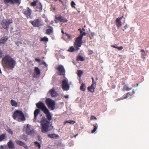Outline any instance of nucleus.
<instances>
[{
  "mask_svg": "<svg viewBox=\"0 0 149 149\" xmlns=\"http://www.w3.org/2000/svg\"><path fill=\"white\" fill-rule=\"evenodd\" d=\"M1 61L3 67L8 70H13L16 63L15 60L8 55L5 56Z\"/></svg>",
  "mask_w": 149,
  "mask_h": 149,
  "instance_id": "nucleus-2",
  "label": "nucleus"
},
{
  "mask_svg": "<svg viewBox=\"0 0 149 149\" xmlns=\"http://www.w3.org/2000/svg\"><path fill=\"white\" fill-rule=\"evenodd\" d=\"M89 52V54H93V51L92 50H90Z\"/></svg>",
  "mask_w": 149,
  "mask_h": 149,
  "instance_id": "nucleus-51",
  "label": "nucleus"
},
{
  "mask_svg": "<svg viewBox=\"0 0 149 149\" xmlns=\"http://www.w3.org/2000/svg\"><path fill=\"white\" fill-rule=\"evenodd\" d=\"M40 123L42 125L41 131L42 132L45 133L50 130L49 129L50 124L49 121H48L45 118H42Z\"/></svg>",
  "mask_w": 149,
  "mask_h": 149,
  "instance_id": "nucleus-4",
  "label": "nucleus"
},
{
  "mask_svg": "<svg viewBox=\"0 0 149 149\" xmlns=\"http://www.w3.org/2000/svg\"><path fill=\"white\" fill-rule=\"evenodd\" d=\"M141 52H142V56L144 58H145V56H146V54L144 50L143 49H141Z\"/></svg>",
  "mask_w": 149,
  "mask_h": 149,
  "instance_id": "nucleus-35",
  "label": "nucleus"
},
{
  "mask_svg": "<svg viewBox=\"0 0 149 149\" xmlns=\"http://www.w3.org/2000/svg\"><path fill=\"white\" fill-rule=\"evenodd\" d=\"M123 16L117 18L116 20V25L118 28H119L122 26V23L121 20L122 19Z\"/></svg>",
  "mask_w": 149,
  "mask_h": 149,
  "instance_id": "nucleus-13",
  "label": "nucleus"
},
{
  "mask_svg": "<svg viewBox=\"0 0 149 149\" xmlns=\"http://www.w3.org/2000/svg\"><path fill=\"white\" fill-rule=\"evenodd\" d=\"M65 34L68 37V39H70L72 38V36L70 35L67 33H65Z\"/></svg>",
  "mask_w": 149,
  "mask_h": 149,
  "instance_id": "nucleus-41",
  "label": "nucleus"
},
{
  "mask_svg": "<svg viewBox=\"0 0 149 149\" xmlns=\"http://www.w3.org/2000/svg\"><path fill=\"white\" fill-rule=\"evenodd\" d=\"M35 145L36 146H38L39 149L41 147L40 144L37 141L34 142Z\"/></svg>",
  "mask_w": 149,
  "mask_h": 149,
  "instance_id": "nucleus-37",
  "label": "nucleus"
},
{
  "mask_svg": "<svg viewBox=\"0 0 149 149\" xmlns=\"http://www.w3.org/2000/svg\"><path fill=\"white\" fill-rule=\"evenodd\" d=\"M14 119L19 122L25 121L26 120L25 116L22 111L20 110H16L13 115Z\"/></svg>",
  "mask_w": 149,
  "mask_h": 149,
  "instance_id": "nucleus-3",
  "label": "nucleus"
},
{
  "mask_svg": "<svg viewBox=\"0 0 149 149\" xmlns=\"http://www.w3.org/2000/svg\"><path fill=\"white\" fill-rule=\"evenodd\" d=\"M8 148L10 149H14L15 148V146L11 140H10L7 143Z\"/></svg>",
  "mask_w": 149,
  "mask_h": 149,
  "instance_id": "nucleus-19",
  "label": "nucleus"
},
{
  "mask_svg": "<svg viewBox=\"0 0 149 149\" xmlns=\"http://www.w3.org/2000/svg\"><path fill=\"white\" fill-rule=\"evenodd\" d=\"M1 148H3V146H1Z\"/></svg>",
  "mask_w": 149,
  "mask_h": 149,
  "instance_id": "nucleus-60",
  "label": "nucleus"
},
{
  "mask_svg": "<svg viewBox=\"0 0 149 149\" xmlns=\"http://www.w3.org/2000/svg\"><path fill=\"white\" fill-rule=\"evenodd\" d=\"M132 89V88H129L127 86L125 85L124 86L123 88V91H129L131 90Z\"/></svg>",
  "mask_w": 149,
  "mask_h": 149,
  "instance_id": "nucleus-29",
  "label": "nucleus"
},
{
  "mask_svg": "<svg viewBox=\"0 0 149 149\" xmlns=\"http://www.w3.org/2000/svg\"><path fill=\"white\" fill-rule=\"evenodd\" d=\"M32 12L31 10L29 7H27L26 9H24L22 11V13L27 18L31 17Z\"/></svg>",
  "mask_w": 149,
  "mask_h": 149,
  "instance_id": "nucleus-10",
  "label": "nucleus"
},
{
  "mask_svg": "<svg viewBox=\"0 0 149 149\" xmlns=\"http://www.w3.org/2000/svg\"><path fill=\"white\" fill-rule=\"evenodd\" d=\"M13 22L12 19H9L8 21H4L2 22V24L3 28L8 30L9 29V26L10 24Z\"/></svg>",
  "mask_w": 149,
  "mask_h": 149,
  "instance_id": "nucleus-11",
  "label": "nucleus"
},
{
  "mask_svg": "<svg viewBox=\"0 0 149 149\" xmlns=\"http://www.w3.org/2000/svg\"><path fill=\"white\" fill-rule=\"evenodd\" d=\"M78 30L79 31H82V30H83V31H85V29H79Z\"/></svg>",
  "mask_w": 149,
  "mask_h": 149,
  "instance_id": "nucleus-52",
  "label": "nucleus"
},
{
  "mask_svg": "<svg viewBox=\"0 0 149 149\" xmlns=\"http://www.w3.org/2000/svg\"><path fill=\"white\" fill-rule=\"evenodd\" d=\"M116 49H117L119 50H121L123 49V46H117V47Z\"/></svg>",
  "mask_w": 149,
  "mask_h": 149,
  "instance_id": "nucleus-42",
  "label": "nucleus"
},
{
  "mask_svg": "<svg viewBox=\"0 0 149 149\" xmlns=\"http://www.w3.org/2000/svg\"><path fill=\"white\" fill-rule=\"evenodd\" d=\"M15 142L17 144H18V145L20 146H22L26 148H28V147L25 144V143L21 141H20L19 140H16L15 141Z\"/></svg>",
  "mask_w": 149,
  "mask_h": 149,
  "instance_id": "nucleus-15",
  "label": "nucleus"
},
{
  "mask_svg": "<svg viewBox=\"0 0 149 149\" xmlns=\"http://www.w3.org/2000/svg\"><path fill=\"white\" fill-rule=\"evenodd\" d=\"M29 23L34 27H38L43 25V22L41 18H38L30 21Z\"/></svg>",
  "mask_w": 149,
  "mask_h": 149,
  "instance_id": "nucleus-5",
  "label": "nucleus"
},
{
  "mask_svg": "<svg viewBox=\"0 0 149 149\" xmlns=\"http://www.w3.org/2000/svg\"><path fill=\"white\" fill-rule=\"evenodd\" d=\"M45 103L48 107L51 110L55 109L56 103L54 100L49 98H47L45 100Z\"/></svg>",
  "mask_w": 149,
  "mask_h": 149,
  "instance_id": "nucleus-6",
  "label": "nucleus"
},
{
  "mask_svg": "<svg viewBox=\"0 0 149 149\" xmlns=\"http://www.w3.org/2000/svg\"><path fill=\"white\" fill-rule=\"evenodd\" d=\"M48 27L49 29H47L46 30V33L48 35H50L53 32V28L52 26H48Z\"/></svg>",
  "mask_w": 149,
  "mask_h": 149,
  "instance_id": "nucleus-17",
  "label": "nucleus"
},
{
  "mask_svg": "<svg viewBox=\"0 0 149 149\" xmlns=\"http://www.w3.org/2000/svg\"><path fill=\"white\" fill-rule=\"evenodd\" d=\"M82 39L78 37L76 38L74 43V45L76 50H78L80 49L79 47L81 46L82 44Z\"/></svg>",
  "mask_w": 149,
  "mask_h": 149,
  "instance_id": "nucleus-7",
  "label": "nucleus"
},
{
  "mask_svg": "<svg viewBox=\"0 0 149 149\" xmlns=\"http://www.w3.org/2000/svg\"><path fill=\"white\" fill-rule=\"evenodd\" d=\"M93 34H94V33H92V36H93Z\"/></svg>",
  "mask_w": 149,
  "mask_h": 149,
  "instance_id": "nucleus-63",
  "label": "nucleus"
},
{
  "mask_svg": "<svg viewBox=\"0 0 149 149\" xmlns=\"http://www.w3.org/2000/svg\"><path fill=\"white\" fill-rule=\"evenodd\" d=\"M85 59L82 56L79 55L77 57V60L78 61H84Z\"/></svg>",
  "mask_w": 149,
  "mask_h": 149,
  "instance_id": "nucleus-31",
  "label": "nucleus"
},
{
  "mask_svg": "<svg viewBox=\"0 0 149 149\" xmlns=\"http://www.w3.org/2000/svg\"><path fill=\"white\" fill-rule=\"evenodd\" d=\"M55 18L56 20L61 22H65L68 21V20L65 19L63 17L60 15L58 17H56Z\"/></svg>",
  "mask_w": 149,
  "mask_h": 149,
  "instance_id": "nucleus-16",
  "label": "nucleus"
},
{
  "mask_svg": "<svg viewBox=\"0 0 149 149\" xmlns=\"http://www.w3.org/2000/svg\"><path fill=\"white\" fill-rule=\"evenodd\" d=\"M130 95H131L130 93V92H128L126 94L125 96L123 97V99H125L126 98Z\"/></svg>",
  "mask_w": 149,
  "mask_h": 149,
  "instance_id": "nucleus-39",
  "label": "nucleus"
},
{
  "mask_svg": "<svg viewBox=\"0 0 149 149\" xmlns=\"http://www.w3.org/2000/svg\"><path fill=\"white\" fill-rule=\"evenodd\" d=\"M35 61H36L38 62H41V60L38 58H36Z\"/></svg>",
  "mask_w": 149,
  "mask_h": 149,
  "instance_id": "nucleus-47",
  "label": "nucleus"
},
{
  "mask_svg": "<svg viewBox=\"0 0 149 149\" xmlns=\"http://www.w3.org/2000/svg\"><path fill=\"white\" fill-rule=\"evenodd\" d=\"M14 3H15L19 5L21 3L20 0H14Z\"/></svg>",
  "mask_w": 149,
  "mask_h": 149,
  "instance_id": "nucleus-38",
  "label": "nucleus"
},
{
  "mask_svg": "<svg viewBox=\"0 0 149 149\" xmlns=\"http://www.w3.org/2000/svg\"><path fill=\"white\" fill-rule=\"evenodd\" d=\"M10 132H11V134H13V132H12L11 131V130H10Z\"/></svg>",
  "mask_w": 149,
  "mask_h": 149,
  "instance_id": "nucleus-58",
  "label": "nucleus"
},
{
  "mask_svg": "<svg viewBox=\"0 0 149 149\" xmlns=\"http://www.w3.org/2000/svg\"><path fill=\"white\" fill-rule=\"evenodd\" d=\"M8 39L7 36H4L0 39V43L3 44L6 42Z\"/></svg>",
  "mask_w": 149,
  "mask_h": 149,
  "instance_id": "nucleus-20",
  "label": "nucleus"
},
{
  "mask_svg": "<svg viewBox=\"0 0 149 149\" xmlns=\"http://www.w3.org/2000/svg\"><path fill=\"white\" fill-rule=\"evenodd\" d=\"M76 123V122L75 121L71 120H65L64 121V125L66 124L67 123H69L71 124H73Z\"/></svg>",
  "mask_w": 149,
  "mask_h": 149,
  "instance_id": "nucleus-25",
  "label": "nucleus"
},
{
  "mask_svg": "<svg viewBox=\"0 0 149 149\" xmlns=\"http://www.w3.org/2000/svg\"><path fill=\"white\" fill-rule=\"evenodd\" d=\"M97 79H97V77H96V80H97Z\"/></svg>",
  "mask_w": 149,
  "mask_h": 149,
  "instance_id": "nucleus-61",
  "label": "nucleus"
},
{
  "mask_svg": "<svg viewBox=\"0 0 149 149\" xmlns=\"http://www.w3.org/2000/svg\"><path fill=\"white\" fill-rule=\"evenodd\" d=\"M10 103L12 106L15 107H17L18 104L17 103L13 100H10Z\"/></svg>",
  "mask_w": 149,
  "mask_h": 149,
  "instance_id": "nucleus-23",
  "label": "nucleus"
},
{
  "mask_svg": "<svg viewBox=\"0 0 149 149\" xmlns=\"http://www.w3.org/2000/svg\"><path fill=\"white\" fill-rule=\"evenodd\" d=\"M91 79H92V81H94V79L92 77Z\"/></svg>",
  "mask_w": 149,
  "mask_h": 149,
  "instance_id": "nucleus-55",
  "label": "nucleus"
},
{
  "mask_svg": "<svg viewBox=\"0 0 149 149\" xmlns=\"http://www.w3.org/2000/svg\"><path fill=\"white\" fill-rule=\"evenodd\" d=\"M55 23H57V22H56V20H55Z\"/></svg>",
  "mask_w": 149,
  "mask_h": 149,
  "instance_id": "nucleus-59",
  "label": "nucleus"
},
{
  "mask_svg": "<svg viewBox=\"0 0 149 149\" xmlns=\"http://www.w3.org/2000/svg\"><path fill=\"white\" fill-rule=\"evenodd\" d=\"M48 136L50 138L57 139L59 137V136L55 134H49Z\"/></svg>",
  "mask_w": 149,
  "mask_h": 149,
  "instance_id": "nucleus-21",
  "label": "nucleus"
},
{
  "mask_svg": "<svg viewBox=\"0 0 149 149\" xmlns=\"http://www.w3.org/2000/svg\"><path fill=\"white\" fill-rule=\"evenodd\" d=\"M49 92L52 97H55L58 95V93L54 88H52L50 90Z\"/></svg>",
  "mask_w": 149,
  "mask_h": 149,
  "instance_id": "nucleus-14",
  "label": "nucleus"
},
{
  "mask_svg": "<svg viewBox=\"0 0 149 149\" xmlns=\"http://www.w3.org/2000/svg\"><path fill=\"white\" fill-rule=\"evenodd\" d=\"M34 72L37 75H39L40 74V70L37 67H35L34 69Z\"/></svg>",
  "mask_w": 149,
  "mask_h": 149,
  "instance_id": "nucleus-24",
  "label": "nucleus"
},
{
  "mask_svg": "<svg viewBox=\"0 0 149 149\" xmlns=\"http://www.w3.org/2000/svg\"><path fill=\"white\" fill-rule=\"evenodd\" d=\"M80 33L81 34V35L78 37H79L82 39L83 38V36H86V33L85 32H83V30L82 31H80Z\"/></svg>",
  "mask_w": 149,
  "mask_h": 149,
  "instance_id": "nucleus-30",
  "label": "nucleus"
},
{
  "mask_svg": "<svg viewBox=\"0 0 149 149\" xmlns=\"http://www.w3.org/2000/svg\"><path fill=\"white\" fill-rule=\"evenodd\" d=\"M111 47H113V48H117V46H116V45H111Z\"/></svg>",
  "mask_w": 149,
  "mask_h": 149,
  "instance_id": "nucleus-48",
  "label": "nucleus"
},
{
  "mask_svg": "<svg viewBox=\"0 0 149 149\" xmlns=\"http://www.w3.org/2000/svg\"><path fill=\"white\" fill-rule=\"evenodd\" d=\"M91 119L92 120L94 119L95 120H97V118L95 116H92L91 117Z\"/></svg>",
  "mask_w": 149,
  "mask_h": 149,
  "instance_id": "nucleus-44",
  "label": "nucleus"
},
{
  "mask_svg": "<svg viewBox=\"0 0 149 149\" xmlns=\"http://www.w3.org/2000/svg\"><path fill=\"white\" fill-rule=\"evenodd\" d=\"M123 99H123V98H119L116 99L115 100V101H119V100H123Z\"/></svg>",
  "mask_w": 149,
  "mask_h": 149,
  "instance_id": "nucleus-46",
  "label": "nucleus"
},
{
  "mask_svg": "<svg viewBox=\"0 0 149 149\" xmlns=\"http://www.w3.org/2000/svg\"><path fill=\"white\" fill-rule=\"evenodd\" d=\"M58 71V74L61 76H64L65 74V70L63 65H58L57 68Z\"/></svg>",
  "mask_w": 149,
  "mask_h": 149,
  "instance_id": "nucleus-9",
  "label": "nucleus"
},
{
  "mask_svg": "<svg viewBox=\"0 0 149 149\" xmlns=\"http://www.w3.org/2000/svg\"><path fill=\"white\" fill-rule=\"evenodd\" d=\"M36 3L37 1H36L32 2L31 3V5L32 6H36Z\"/></svg>",
  "mask_w": 149,
  "mask_h": 149,
  "instance_id": "nucleus-40",
  "label": "nucleus"
},
{
  "mask_svg": "<svg viewBox=\"0 0 149 149\" xmlns=\"http://www.w3.org/2000/svg\"><path fill=\"white\" fill-rule=\"evenodd\" d=\"M36 6V11L39 12H41L42 11V5L41 3L40 2L38 3Z\"/></svg>",
  "mask_w": 149,
  "mask_h": 149,
  "instance_id": "nucleus-18",
  "label": "nucleus"
},
{
  "mask_svg": "<svg viewBox=\"0 0 149 149\" xmlns=\"http://www.w3.org/2000/svg\"><path fill=\"white\" fill-rule=\"evenodd\" d=\"M93 34H94V33H92V36H93Z\"/></svg>",
  "mask_w": 149,
  "mask_h": 149,
  "instance_id": "nucleus-62",
  "label": "nucleus"
},
{
  "mask_svg": "<svg viewBox=\"0 0 149 149\" xmlns=\"http://www.w3.org/2000/svg\"><path fill=\"white\" fill-rule=\"evenodd\" d=\"M5 138V134H2L0 135V142L3 140Z\"/></svg>",
  "mask_w": 149,
  "mask_h": 149,
  "instance_id": "nucleus-34",
  "label": "nucleus"
},
{
  "mask_svg": "<svg viewBox=\"0 0 149 149\" xmlns=\"http://www.w3.org/2000/svg\"><path fill=\"white\" fill-rule=\"evenodd\" d=\"M139 85V83H137L136 84V86L137 87Z\"/></svg>",
  "mask_w": 149,
  "mask_h": 149,
  "instance_id": "nucleus-57",
  "label": "nucleus"
},
{
  "mask_svg": "<svg viewBox=\"0 0 149 149\" xmlns=\"http://www.w3.org/2000/svg\"><path fill=\"white\" fill-rule=\"evenodd\" d=\"M76 50V48L75 49L73 46L71 47L68 50V51L70 52H72Z\"/></svg>",
  "mask_w": 149,
  "mask_h": 149,
  "instance_id": "nucleus-32",
  "label": "nucleus"
},
{
  "mask_svg": "<svg viewBox=\"0 0 149 149\" xmlns=\"http://www.w3.org/2000/svg\"><path fill=\"white\" fill-rule=\"evenodd\" d=\"M83 71L81 70H78L77 71V75L78 77H80L83 74Z\"/></svg>",
  "mask_w": 149,
  "mask_h": 149,
  "instance_id": "nucleus-36",
  "label": "nucleus"
},
{
  "mask_svg": "<svg viewBox=\"0 0 149 149\" xmlns=\"http://www.w3.org/2000/svg\"><path fill=\"white\" fill-rule=\"evenodd\" d=\"M86 89V86L84 83H82L80 87V89L83 91H84Z\"/></svg>",
  "mask_w": 149,
  "mask_h": 149,
  "instance_id": "nucleus-28",
  "label": "nucleus"
},
{
  "mask_svg": "<svg viewBox=\"0 0 149 149\" xmlns=\"http://www.w3.org/2000/svg\"><path fill=\"white\" fill-rule=\"evenodd\" d=\"M3 3L5 4H7L8 3H10L11 4L14 3L13 0H3Z\"/></svg>",
  "mask_w": 149,
  "mask_h": 149,
  "instance_id": "nucleus-26",
  "label": "nucleus"
},
{
  "mask_svg": "<svg viewBox=\"0 0 149 149\" xmlns=\"http://www.w3.org/2000/svg\"><path fill=\"white\" fill-rule=\"evenodd\" d=\"M93 126L94 127V129L93 130L91 131V133H93L94 132H95L96 130L97 127H98V125L97 123H95L93 125Z\"/></svg>",
  "mask_w": 149,
  "mask_h": 149,
  "instance_id": "nucleus-27",
  "label": "nucleus"
},
{
  "mask_svg": "<svg viewBox=\"0 0 149 149\" xmlns=\"http://www.w3.org/2000/svg\"><path fill=\"white\" fill-rule=\"evenodd\" d=\"M41 41L48 42V38L46 37H44L43 38L40 39Z\"/></svg>",
  "mask_w": 149,
  "mask_h": 149,
  "instance_id": "nucleus-33",
  "label": "nucleus"
},
{
  "mask_svg": "<svg viewBox=\"0 0 149 149\" xmlns=\"http://www.w3.org/2000/svg\"><path fill=\"white\" fill-rule=\"evenodd\" d=\"M42 63L45 66H46L47 65L45 61H43L42 62Z\"/></svg>",
  "mask_w": 149,
  "mask_h": 149,
  "instance_id": "nucleus-50",
  "label": "nucleus"
},
{
  "mask_svg": "<svg viewBox=\"0 0 149 149\" xmlns=\"http://www.w3.org/2000/svg\"><path fill=\"white\" fill-rule=\"evenodd\" d=\"M96 82L95 81H92V84H93V85L95 86H96Z\"/></svg>",
  "mask_w": 149,
  "mask_h": 149,
  "instance_id": "nucleus-49",
  "label": "nucleus"
},
{
  "mask_svg": "<svg viewBox=\"0 0 149 149\" xmlns=\"http://www.w3.org/2000/svg\"><path fill=\"white\" fill-rule=\"evenodd\" d=\"M38 109H36L34 112V120H36L37 116L40 112V109L46 114V117L49 121L52 119V117L49 110L46 107L45 104L42 102L40 101L36 104Z\"/></svg>",
  "mask_w": 149,
  "mask_h": 149,
  "instance_id": "nucleus-1",
  "label": "nucleus"
},
{
  "mask_svg": "<svg viewBox=\"0 0 149 149\" xmlns=\"http://www.w3.org/2000/svg\"><path fill=\"white\" fill-rule=\"evenodd\" d=\"M65 97L66 98H68V95H65Z\"/></svg>",
  "mask_w": 149,
  "mask_h": 149,
  "instance_id": "nucleus-53",
  "label": "nucleus"
},
{
  "mask_svg": "<svg viewBox=\"0 0 149 149\" xmlns=\"http://www.w3.org/2000/svg\"><path fill=\"white\" fill-rule=\"evenodd\" d=\"M95 86L93 85V84H92L91 86H89L88 87V89L91 92L93 93L94 91V89L95 88Z\"/></svg>",
  "mask_w": 149,
  "mask_h": 149,
  "instance_id": "nucleus-22",
  "label": "nucleus"
},
{
  "mask_svg": "<svg viewBox=\"0 0 149 149\" xmlns=\"http://www.w3.org/2000/svg\"><path fill=\"white\" fill-rule=\"evenodd\" d=\"M24 128L26 133L28 135H31L34 133V129L28 124Z\"/></svg>",
  "mask_w": 149,
  "mask_h": 149,
  "instance_id": "nucleus-8",
  "label": "nucleus"
},
{
  "mask_svg": "<svg viewBox=\"0 0 149 149\" xmlns=\"http://www.w3.org/2000/svg\"><path fill=\"white\" fill-rule=\"evenodd\" d=\"M75 5V3L73 1H72L71 2V6L72 7L75 8L74 6Z\"/></svg>",
  "mask_w": 149,
  "mask_h": 149,
  "instance_id": "nucleus-43",
  "label": "nucleus"
},
{
  "mask_svg": "<svg viewBox=\"0 0 149 149\" xmlns=\"http://www.w3.org/2000/svg\"><path fill=\"white\" fill-rule=\"evenodd\" d=\"M132 93H133V94H134V93L135 92H134V90L132 91Z\"/></svg>",
  "mask_w": 149,
  "mask_h": 149,
  "instance_id": "nucleus-56",
  "label": "nucleus"
},
{
  "mask_svg": "<svg viewBox=\"0 0 149 149\" xmlns=\"http://www.w3.org/2000/svg\"><path fill=\"white\" fill-rule=\"evenodd\" d=\"M62 87L64 90L67 91L69 89V86L68 82L65 79H63L62 80Z\"/></svg>",
  "mask_w": 149,
  "mask_h": 149,
  "instance_id": "nucleus-12",
  "label": "nucleus"
},
{
  "mask_svg": "<svg viewBox=\"0 0 149 149\" xmlns=\"http://www.w3.org/2000/svg\"><path fill=\"white\" fill-rule=\"evenodd\" d=\"M61 32H62V33L63 34H65V33H64V31H63L62 30V31H61Z\"/></svg>",
  "mask_w": 149,
  "mask_h": 149,
  "instance_id": "nucleus-54",
  "label": "nucleus"
},
{
  "mask_svg": "<svg viewBox=\"0 0 149 149\" xmlns=\"http://www.w3.org/2000/svg\"><path fill=\"white\" fill-rule=\"evenodd\" d=\"M3 54L2 51L1 50H0V58H1L2 57Z\"/></svg>",
  "mask_w": 149,
  "mask_h": 149,
  "instance_id": "nucleus-45",
  "label": "nucleus"
}]
</instances>
